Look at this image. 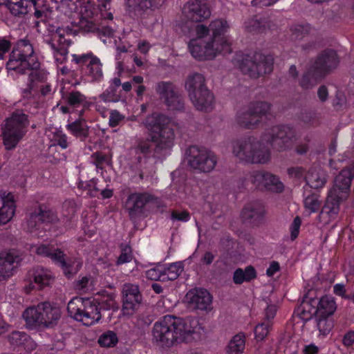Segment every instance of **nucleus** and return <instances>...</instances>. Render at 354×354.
Returning <instances> with one entry per match:
<instances>
[{
  "label": "nucleus",
  "instance_id": "obj_9",
  "mask_svg": "<svg viewBox=\"0 0 354 354\" xmlns=\"http://www.w3.org/2000/svg\"><path fill=\"white\" fill-rule=\"evenodd\" d=\"M169 122L166 116L159 113L149 115L144 122L151 140L159 147H169L174 139L175 133L169 126Z\"/></svg>",
  "mask_w": 354,
  "mask_h": 354
},
{
  "label": "nucleus",
  "instance_id": "obj_14",
  "mask_svg": "<svg viewBox=\"0 0 354 354\" xmlns=\"http://www.w3.org/2000/svg\"><path fill=\"white\" fill-rule=\"evenodd\" d=\"M57 221L58 218L54 210L40 208L30 215L28 221V227L38 236H41V230H52Z\"/></svg>",
  "mask_w": 354,
  "mask_h": 354
},
{
  "label": "nucleus",
  "instance_id": "obj_36",
  "mask_svg": "<svg viewBox=\"0 0 354 354\" xmlns=\"http://www.w3.org/2000/svg\"><path fill=\"white\" fill-rule=\"evenodd\" d=\"M256 270L254 267L248 266L244 270L243 268H237L235 270L233 276V280L235 283H242L244 281H250V279L256 277Z\"/></svg>",
  "mask_w": 354,
  "mask_h": 354
},
{
  "label": "nucleus",
  "instance_id": "obj_22",
  "mask_svg": "<svg viewBox=\"0 0 354 354\" xmlns=\"http://www.w3.org/2000/svg\"><path fill=\"white\" fill-rule=\"evenodd\" d=\"M110 0H87L80 6V14L82 19L75 26L78 28H84V23H88L87 19L96 15L99 11L103 17V11L109 9Z\"/></svg>",
  "mask_w": 354,
  "mask_h": 354
},
{
  "label": "nucleus",
  "instance_id": "obj_46",
  "mask_svg": "<svg viewBox=\"0 0 354 354\" xmlns=\"http://www.w3.org/2000/svg\"><path fill=\"white\" fill-rule=\"evenodd\" d=\"M263 214V210L261 208H255L252 205L245 207L241 212V216L243 219H251V218H259Z\"/></svg>",
  "mask_w": 354,
  "mask_h": 354
},
{
  "label": "nucleus",
  "instance_id": "obj_13",
  "mask_svg": "<svg viewBox=\"0 0 354 354\" xmlns=\"http://www.w3.org/2000/svg\"><path fill=\"white\" fill-rule=\"evenodd\" d=\"M337 62L338 59L337 55L333 50H330L328 53H326V55H322V56L319 57L316 62L315 71L313 72L308 71V73H306V74L302 76L300 80L301 86L308 88V87L315 85L317 82L319 72H321V71H326V69H330V68L332 67H335Z\"/></svg>",
  "mask_w": 354,
  "mask_h": 354
},
{
  "label": "nucleus",
  "instance_id": "obj_29",
  "mask_svg": "<svg viewBox=\"0 0 354 354\" xmlns=\"http://www.w3.org/2000/svg\"><path fill=\"white\" fill-rule=\"evenodd\" d=\"M150 200L148 194H131L127 198L124 207L130 216H136L142 211L145 203Z\"/></svg>",
  "mask_w": 354,
  "mask_h": 354
},
{
  "label": "nucleus",
  "instance_id": "obj_10",
  "mask_svg": "<svg viewBox=\"0 0 354 354\" xmlns=\"http://www.w3.org/2000/svg\"><path fill=\"white\" fill-rule=\"evenodd\" d=\"M77 30L70 28V26H62L58 28L53 35V41L50 44L53 51L55 62L57 64H63L67 58L68 50V46L71 45L69 36L75 35Z\"/></svg>",
  "mask_w": 354,
  "mask_h": 354
},
{
  "label": "nucleus",
  "instance_id": "obj_41",
  "mask_svg": "<svg viewBox=\"0 0 354 354\" xmlns=\"http://www.w3.org/2000/svg\"><path fill=\"white\" fill-rule=\"evenodd\" d=\"M66 100L70 106H80V104L87 106L88 104L85 95L80 92H71L66 95Z\"/></svg>",
  "mask_w": 354,
  "mask_h": 354
},
{
  "label": "nucleus",
  "instance_id": "obj_18",
  "mask_svg": "<svg viewBox=\"0 0 354 354\" xmlns=\"http://www.w3.org/2000/svg\"><path fill=\"white\" fill-rule=\"evenodd\" d=\"M185 88L195 106H204V104L200 100L199 94L205 95L207 102H209L210 95L207 93L205 78L201 74H192L188 76L185 82Z\"/></svg>",
  "mask_w": 354,
  "mask_h": 354
},
{
  "label": "nucleus",
  "instance_id": "obj_49",
  "mask_svg": "<svg viewBox=\"0 0 354 354\" xmlns=\"http://www.w3.org/2000/svg\"><path fill=\"white\" fill-rule=\"evenodd\" d=\"M301 220L299 217H295L290 226V238L292 240L297 239L300 232Z\"/></svg>",
  "mask_w": 354,
  "mask_h": 354
},
{
  "label": "nucleus",
  "instance_id": "obj_60",
  "mask_svg": "<svg viewBox=\"0 0 354 354\" xmlns=\"http://www.w3.org/2000/svg\"><path fill=\"white\" fill-rule=\"evenodd\" d=\"M277 1L279 0H252L254 5H262L263 6H269V5H273Z\"/></svg>",
  "mask_w": 354,
  "mask_h": 354
},
{
  "label": "nucleus",
  "instance_id": "obj_44",
  "mask_svg": "<svg viewBox=\"0 0 354 354\" xmlns=\"http://www.w3.org/2000/svg\"><path fill=\"white\" fill-rule=\"evenodd\" d=\"M270 323H260L256 325L254 328V337L256 340H264L270 332Z\"/></svg>",
  "mask_w": 354,
  "mask_h": 354
},
{
  "label": "nucleus",
  "instance_id": "obj_12",
  "mask_svg": "<svg viewBox=\"0 0 354 354\" xmlns=\"http://www.w3.org/2000/svg\"><path fill=\"white\" fill-rule=\"evenodd\" d=\"M187 161L194 169L210 171L214 169L218 159L214 152L205 149H199L197 146H192L187 151Z\"/></svg>",
  "mask_w": 354,
  "mask_h": 354
},
{
  "label": "nucleus",
  "instance_id": "obj_54",
  "mask_svg": "<svg viewBox=\"0 0 354 354\" xmlns=\"http://www.w3.org/2000/svg\"><path fill=\"white\" fill-rule=\"evenodd\" d=\"M10 47V44L8 40H5V39L0 40V59H3L5 53L9 50Z\"/></svg>",
  "mask_w": 354,
  "mask_h": 354
},
{
  "label": "nucleus",
  "instance_id": "obj_4",
  "mask_svg": "<svg viewBox=\"0 0 354 354\" xmlns=\"http://www.w3.org/2000/svg\"><path fill=\"white\" fill-rule=\"evenodd\" d=\"M97 302L104 309H117L118 304L114 290H102L95 299L74 297L68 304L69 315L84 325L91 326L99 322L102 315Z\"/></svg>",
  "mask_w": 354,
  "mask_h": 354
},
{
  "label": "nucleus",
  "instance_id": "obj_28",
  "mask_svg": "<svg viewBox=\"0 0 354 354\" xmlns=\"http://www.w3.org/2000/svg\"><path fill=\"white\" fill-rule=\"evenodd\" d=\"M30 283L27 286L28 290L31 288H43V287L49 286L54 281V276L52 271L44 268V267H36L29 273Z\"/></svg>",
  "mask_w": 354,
  "mask_h": 354
},
{
  "label": "nucleus",
  "instance_id": "obj_61",
  "mask_svg": "<svg viewBox=\"0 0 354 354\" xmlns=\"http://www.w3.org/2000/svg\"><path fill=\"white\" fill-rule=\"evenodd\" d=\"M214 259V257L213 253H211V252H206L203 256V261L206 263V264H210V263H212Z\"/></svg>",
  "mask_w": 354,
  "mask_h": 354
},
{
  "label": "nucleus",
  "instance_id": "obj_30",
  "mask_svg": "<svg viewBox=\"0 0 354 354\" xmlns=\"http://www.w3.org/2000/svg\"><path fill=\"white\" fill-rule=\"evenodd\" d=\"M156 91L167 106L171 108H177L176 103H179V100L174 93L172 84H170V83H158Z\"/></svg>",
  "mask_w": 354,
  "mask_h": 354
},
{
  "label": "nucleus",
  "instance_id": "obj_31",
  "mask_svg": "<svg viewBox=\"0 0 354 354\" xmlns=\"http://www.w3.org/2000/svg\"><path fill=\"white\" fill-rule=\"evenodd\" d=\"M337 309V304L333 297H322L316 310V316L331 317Z\"/></svg>",
  "mask_w": 354,
  "mask_h": 354
},
{
  "label": "nucleus",
  "instance_id": "obj_55",
  "mask_svg": "<svg viewBox=\"0 0 354 354\" xmlns=\"http://www.w3.org/2000/svg\"><path fill=\"white\" fill-rule=\"evenodd\" d=\"M279 268L280 266L278 262H272L266 270V274H268V276H273V274L279 270Z\"/></svg>",
  "mask_w": 354,
  "mask_h": 354
},
{
  "label": "nucleus",
  "instance_id": "obj_27",
  "mask_svg": "<svg viewBox=\"0 0 354 354\" xmlns=\"http://www.w3.org/2000/svg\"><path fill=\"white\" fill-rule=\"evenodd\" d=\"M73 59L76 63H84L87 64V73L91 77L90 81H95V80H100L102 77V64L100 59L97 57L93 56L92 53H87L86 55H82L77 56L73 55Z\"/></svg>",
  "mask_w": 354,
  "mask_h": 354
},
{
  "label": "nucleus",
  "instance_id": "obj_7",
  "mask_svg": "<svg viewBox=\"0 0 354 354\" xmlns=\"http://www.w3.org/2000/svg\"><path fill=\"white\" fill-rule=\"evenodd\" d=\"M61 315L59 307L50 302H41L37 306L27 307L23 312L22 317L28 328L39 330L57 325Z\"/></svg>",
  "mask_w": 354,
  "mask_h": 354
},
{
  "label": "nucleus",
  "instance_id": "obj_52",
  "mask_svg": "<svg viewBox=\"0 0 354 354\" xmlns=\"http://www.w3.org/2000/svg\"><path fill=\"white\" fill-rule=\"evenodd\" d=\"M333 291L335 294L339 295V297H348L349 299V296L346 294V288L344 284H341V283H338V284H335L333 286Z\"/></svg>",
  "mask_w": 354,
  "mask_h": 354
},
{
  "label": "nucleus",
  "instance_id": "obj_43",
  "mask_svg": "<svg viewBox=\"0 0 354 354\" xmlns=\"http://www.w3.org/2000/svg\"><path fill=\"white\" fill-rule=\"evenodd\" d=\"M11 12L15 15L27 12V0H8Z\"/></svg>",
  "mask_w": 354,
  "mask_h": 354
},
{
  "label": "nucleus",
  "instance_id": "obj_64",
  "mask_svg": "<svg viewBox=\"0 0 354 354\" xmlns=\"http://www.w3.org/2000/svg\"><path fill=\"white\" fill-rule=\"evenodd\" d=\"M146 88V86H143L142 83L139 84L136 88V94L138 95V96H142Z\"/></svg>",
  "mask_w": 354,
  "mask_h": 354
},
{
  "label": "nucleus",
  "instance_id": "obj_51",
  "mask_svg": "<svg viewBox=\"0 0 354 354\" xmlns=\"http://www.w3.org/2000/svg\"><path fill=\"white\" fill-rule=\"evenodd\" d=\"M132 259L131 251L129 248L124 249L117 260V263L118 264H122V263H126V261H130Z\"/></svg>",
  "mask_w": 354,
  "mask_h": 354
},
{
  "label": "nucleus",
  "instance_id": "obj_45",
  "mask_svg": "<svg viewBox=\"0 0 354 354\" xmlns=\"http://www.w3.org/2000/svg\"><path fill=\"white\" fill-rule=\"evenodd\" d=\"M76 288L86 292V291H92L94 288V280L90 277H82L79 279L76 283Z\"/></svg>",
  "mask_w": 354,
  "mask_h": 354
},
{
  "label": "nucleus",
  "instance_id": "obj_59",
  "mask_svg": "<svg viewBox=\"0 0 354 354\" xmlns=\"http://www.w3.org/2000/svg\"><path fill=\"white\" fill-rule=\"evenodd\" d=\"M318 347L316 344H308L304 348L305 354H316L318 352Z\"/></svg>",
  "mask_w": 354,
  "mask_h": 354
},
{
  "label": "nucleus",
  "instance_id": "obj_33",
  "mask_svg": "<svg viewBox=\"0 0 354 354\" xmlns=\"http://www.w3.org/2000/svg\"><path fill=\"white\" fill-rule=\"evenodd\" d=\"M306 180L312 188H321L326 182V175L322 169H313L308 172Z\"/></svg>",
  "mask_w": 354,
  "mask_h": 354
},
{
  "label": "nucleus",
  "instance_id": "obj_1",
  "mask_svg": "<svg viewBox=\"0 0 354 354\" xmlns=\"http://www.w3.org/2000/svg\"><path fill=\"white\" fill-rule=\"evenodd\" d=\"M230 25L225 19H214L209 28L205 25H196L187 35L189 38L188 48L193 57L199 60L213 59L220 53L230 50L227 35Z\"/></svg>",
  "mask_w": 354,
  "mask_h": 354
},
{
  "label": "nucleus",
  "instance_id": "obj_42",
  "mask_svg": "<svg viewBox=\"0 0 354 354\" xmlns=\"http://www.w3.org/2000/svg\"><path fill=\"white\" fill-rule=\"evenodd\" d=\"M68 129L71 133H74L76 136H86L88 133L87 125L82 120L68 124Z\"/></svg>",
  "mask_w": 354,
  "mask_h": 354
},
{
  "label": "nucleus",
  "instance_id": "obj_56",
  "mask_svg": "<svg viewBox=\"0 0 354 354\" xmlns=\"http://www.w3.org/2000/svg\"><path fill=\"white\" fill-rule=\"evenodd\" d=\"M317 94L320 100H322V102H324V100H326L328 95V91L326 86H319L318 88Z\"/></svg>",
  "mask_w": 354,
  "mask_h": 354
},
{
  "label": "nucleus",
  "instance_id": "obj_32",
  "mask_svg": "<svg viewBox=\"0 0 354 354\" xmlns=\"http://www.w3.org/2000/svg\"><path fill=\"white\" fill-rule=\"evenodd\" d=\"M246 338L244 333H238L231 338L229 342L227 352L229 354L243 353L245 348Z\"/></svg>",
  "mask_w": 354,
  "mask_h": 354
},
{
  "label": "nucleus",
  "instance_id": "obj_37",
  "mask_svg": "<svg viewBox=\"0 0 354 354\" xmlns=\"http://www.w3.org/2000/svg\"><path fill=\"white\" fill-rule=\"evenodd\" d=\"M119 341L118 336L113 330H106L98 337L97 342L101 346L109 348V346H115Z\"/></svg>",
  "mask_w": 354,
  "mask_h": 354
},
{
  "label": "nucleus",
  "instance_id": "obj_34",
  "mask_svg": "<svg viewBox=\"0 0 354 354\" xmlns=\"http://www.w3.org/2000/svg\"><path fill=\"white\" fill-rule=\"evenodd\" d=\"M166 0H125L129 8H140V9H156L160 8Z\"/></svg>",
  "mask_w": 354,
  "mask_h": 354
},
{
  "label": "nucleus",
  "instance_id": "obj_15",
  "mask_svg": "<svg viewBox=\"0 0 354 354\" xmlns=\"http://www.w3.org/2000/svg\"><path fill=\"white\" fill-rule=\"evenodd\" d=\"M294 132L290 127L277 125L272 127L264 135V139L270 142L276 149H286L292 145Z\"/></svg>",
  "mask_w": 354,
  "mask_h": 354
},
{
  "label": "nucleus",
  "instance_id": "obj_20",
  "mask_svg": "<svg viewBox=\"0 0 354 354\" xmlns=\"http://www.w3.org/2000/svg\"><path fill=\"white\" fill-rule=\"evenodd\" d=\"M142 296L139 288L136 284H124L122 287V313L126 316H131L135 313L140 304Z\"/></svg>",
  "mask_w": 354,
  "mask_h": 354
},
{
  "label": "nucleus",
  "instance_id": "obj_21",
  "mask_svg": "<svg viewBox=\"0 0 354 354\" xmlns=\"http://www.w3.org/2000/svg\"><path fill=\"white\" fill-rule=\"evenodd\" d=\"M211 12L207 0H189L183 8L184 16L194 21L209 18Z\"/></svg>",
  "mask_w": 354,
  "mask_h": 354
},
{
  "label": "nucleus",
  "instance_id": "obj_57",
  "mask_svg": "<svg viewBox=\"0 0 354 354\" xmlns=\"http://www.w3.org/2000/svg\"><path fill=\"white\" fill-rule=\"evenodd\" d=\"M150 48L151 46L149 43L146 41V40H140V41L138 43V49L140 50L141 53H144V54H146Z\"/></svg>",
  "mask_w": 354,
  "mask_h": 354
},
{
  "label": "nucleus",
  "instance_id": "obj_5",
  "mask_svg": "<svg viewBox=\"0 0 354 354\" xmlns=\"http://www.w3.org/2000/svg\"><path fill=\"white\" fill-rule=\"evenodd\" d=\"M353 176L354 165L351 169H343L337 176L333 187L329 191L326 201L319 214L320 221L325 224L337 218L339 211V203L348 197Z\"/></svg>",
  "mask_w": 354,
  "mask_h": 354
},
{
  "label": "nucleus",
  "instance_id": "obj_6",
  "mask_svg": "<svg viewBox=\"0 0 354 354\" xmlns=\"http://www.w3.org/2000/svg\"><path fill=\"white\" fill-rule=\"evenodd\" d=\"M30 121L28 115L21 111L12 113L1 127L0 137L6 151H14L24 140L28 131Z\"/></svg>",
  "mask_w": 354,
  "mask_h": 354
},
{
  "label": "nucleus",
  "instance_id": "obj_26",
  "mask_svg": "<svg viewBox=\"0 0 354 354\" xmlns=\"http://www.w3.org/2000/svg\"><path fill=\"white\" fill-rule=\"evenodd\" d=\"M20 259L15 250L2 252L0 254V281H4L13 276Z\"/></svg>",
  "mask_w": 354,
  "mask_h": 354
},
{
  "label": "nucleus",
  "instance_id": "obj_58",
  "mask_svg": "<svg viewBox=\"0 0 354 354\" xmlns=\"http://www.w3.org/2000/svg\"><path fill=\"white\" fill-rule=\"evenodd\" d=\"M344 345H351L354 343V332H348L343 338Z\"/></svg>",
  "mask_w": 354,
  "mask_h": 354
},
{
  "label": "nucleus",
  "instance_id": "obj_8",
  "mask_svg": "<svg viewBox=\"0 0 354 354\" xmlns=\"http://www.w3.org/2000/svg\"><path fill=\"white\" fill-rule=\"evenodd\" d=\"M232 153L239 161L243 162L265 163L270 158L268 149L255 138H246L234 142Z\"/></svg>",
  "mask_w": 354,
  "mask_h": 354
},
{
  "label": "nucleus",
  "instance_id": "obj_11",
  "mask_svg": "<svg viewBox=\"0 0 354 354\" xmlns=\"http://www.w3.org/2000/svg\"><path fill=\"white\" fill-rule=\"evenodd\" d=\"M239 67L252 77H257L263 73L271 72L273 68L272 57L263 56V55H254V56H245L243 58Z\"/></svg>",
  "mask_w": 354,
  "mask_h": 354
},
{
  "label": "nucleus",
  "instance_id": "obj_63",
  "mask_svg": "<svg viewBox=\"0 0 354 354\" xmlns=\"http://www.w3.org/2000/svg\"><path fill=\"white\" fill-rule=\"evenodd\" d=\"M102 33L104 36H107L109 37V42H111V38L115 35L113 30L111 28H102Z\"/></svg>",
  "mask_w": 354,
  "mask_h": 354
},
{
  "label": "nucleus",
  "instance_id": "obj_24",
  "mask_svg": "<svg viewBox=\"0 0 354 354\" xmlns=\"http://www.w3.org/2000/svg\"><path fill=\"white\" fill-rule=\"evenodd\" d=\"M17 209L16 200L12 192L0 191V225L13 219Z\"/></svg>",
  "mask_w": 354,
  "mask_h": 354
},
{
  "label": "nucleus",
  "instance_id": "obj_19",
  "mask_svg": "<svg viewBox=\"0 0 354 354\" xmlns=\"http://www.w3.org/2000/svg\"><path fill=\"white\" fill-rule=\"evenodd\" d=\"M270 110V105L267 102H258L248 107L247 110H243L238 114L240 124H245L248 127L254 126L259 124V121L266 117Z\"/></svg>",
  "mask_w": 354,
  "mask_h": 354
},
{
  "label": "nucleus",
  "instance_id": "obj_48",
  "mask_svg": "<svg viewBox=\"0 0 354 354\" xmlns=\"http://www.w3.org/2000/svg\"><path fill=\"white\" fill-rule=\"evenodd\" d=\"M206 91H207L208 95H209V96H210V100H209V102H207V101L206 95H204V94H198V97H199L201 101L204 104L203 107H197L198 109H201V111H208V109H210V108H212L213 104H214V97L213 94L211 93V92H210V91H209V89H207V86H206Z\"/></svg>",
  "mask_w": 354,
  "mask_h": 354
},
{
  "label": "nucleus",
  "instance_id": "obj_2",
  "mask_svg": "<svg viewBox=\"0 0 354 354\" xmlns=\"http://www.w3.org/2000/svg\"><path fill=\"white\" fill-rule=\"evenodd\" d=\"M203 326L195 317L164 316L153 324L152 339L162 346L188 343L199 336Z\"/></svg>",
  "mask_w": 354,
  "mask_h": 354
},
{
  "label": "nucleus",
  "instance_id": "obj_53",
  "mask_svg": "<svg viewBox=\"0 0 354 354\" xmlns=\"http://www.w3.org/2000/svg\"><path fill=\"white\" fill-rule=\"evenodd\" d=\"M277 311V307L276 305L267 306L266 308L265 315L266 318V322H270L269 319L273 318L275 316Z\"/></svg>",
  "mask_w": 354,
  "mask_h": 354
},
{
  "label": "nucleus",
  "instance_id": "obj_47",
  "mask_svg": "<svg viewBox=\"0 0 354 354\" xmlns=\"http://www.w3.org/2000/svg\"><path fill=\"white\" fill-rule=\"evenodd\" d=\"M126 118L125 115L120 113L118 110H111L109 116L108 123L111 127L122 124Z\"/></svg>",
  "mask_w": 354,
  "mask_h": 354
},
{
  "label": "nucleus",
  "instance_id": "obj_50",
  "mask_svg": "<svg viewBox=\"0 0 354 354\" xmlns=\"http://www.w3.org/2000/svg\"><path fill=\"white\" fill-rule=\"evenodd\" d=\"M171 218L176 219V221H187L190 219V216L188 212L183 210L182 212H173Z\"/></svg>",
  "mask_w": 354,
  "mask_h": 354
},
{
  "label": "nucleus",
  "instance_id": "obj_39",
  "mask_svg": "<svg viewBox=\"0 0 354 354\" xmlns=\"http://www.w3.org/2000/svg\"><path fill=\"white\" fill-rule=\"evenodd\" d=\"M322 204L319 195L317 194H312L308 195L304 199V207L306 211L311 214L319 210Z\"/></svg>",
  "mask_w": 354,
  "mask_h": 354
},
{
  "label": "nucleus",
  "instance_id": "obj_17",
  "mask_svg": "<svg viewBox=\"0 0 354 354\" xmlns=\"http://www.w3.org/2000/svg\"><path fill=\"white\" fill-rule=\"evenodd\" d=\"M183 270L184 266L181 262L157 265V266L151 267L146 270V277L150 279L169 281V279H178Z\"/></svg>",
  "mask_w": 354,
  "mask_h": 354
},
{
  "label": "nucleus",
  "instance_id": "obj_62",
  "mask_svg": "<svg viewBox=\"0 0 354 354\" xmlns=\"http://www.w3.org/2000/svg\"><path fill=\"white\" fill-rule=\"evenodd\" d=\"M100 99L102 102H111V100H113V97L109 91H106L104 93L100 94Z\"/></svg>",
  "mask_w": 354,
  "mask_h": 354
},
{
  "label": "nucleus",
  "instance_id": "obj_25",
  "mask_svg": "<svg viewBox=\"0 0 354 354\" xmlns=\"http://www.w3.org/2000/svg\"><path fill=\"white\" fill-rule=\"evenodd\" d=\"M189 306L202 310H210L212 308V297L207 289L196 288L189 290L185 296Z\"/></svg>",
  "mask_w": 354,
  "mask_h": 354
},
{
  "label": "nucleus",
  "instance_id": "obj_23",
  "mask_svg": "<svg viewBox=\"0 0 354 354\" xmlns=\"http://www.w3.org/2000/svg\"><path fill=\"white\" fill-rule=\"evenodd\" d=\"M249 180L259 188H266L271 191H282L283 185L278 177L268 171H251Z\"/></svg>",
  "mask_w": 354,
  "mask_h": 354
},
{
  "label": "nucleus",
  "instance_id": "obj_3",
  "mask_svg": "<svg viewBox=\"0 0 354 354\" xmlns=\"http://www.w3.org/2000/svg\"><path fill=\"white\" fill-rule=\"evenodd\" d=\"M7 68L18 73H26L30 87L41 82V94L49 95L52 93L51 86L44 84L48 74L46 70L40 68V62L34 53V48L27 40H19L17 42L10 55Z\"/></svg>",
  "mask_w": 354,
  "mask_h": 354
},
{
  "label": "nucleus",
  "instance_id": "obj_38",
  "mask_svg": "<svg viewBox=\"0 0 354 354\" xmlns=\"http://www.w3.org/2000/svg\"><path fill=\"white\" fill-rule=\"evenodd\" d=\"M317 327L319 331V335L326 336L333 327L332 317L326 316H316Z\"/></svg>",
  "mask_w": 354,
  "mask_h": 354
},
{
  "label": "nucleus",
  "instance_id": "obj_35",
  "mask_svg": "<svg viewBox=\"0 0 354 354\" xmlns=\"http://www.w3.org/2000/svg\"><path fill=\"white\" fill-rule=\"evenodd\" d=\"M8 340L11 344H24L26 348H34L36 345L29 335L23 332H12L11 335H8Z\"/></svg>",
  "mask_w": 354,
  "mask_h": 354
},
{
  "label": "nucleus",
  "instance_id": "obj_16",
  "mask_svg": "<svg viewBox=\"0 0 354 354\" xmlns=\"http://www.w3.org/2000/svg\"><path fill=\"white\" fill-rule=\"evenodd\" d=\"M32 249L39 255L49 257V258L53 260L55 263L59 264V266L62 267L66 276H68V277H70L71 274H73V273H75L81 266L80 262H75V263H73V265L67 263L64 259L63 252L59 250V249L50 248L48 245H44V244H41V245H34Z\"/></svg>",
  "mask_w": 354,
  "mask_h": 354
},
{
  "label": "nucleus",
  "instance_id": "obj_40",
  "mask_svg": "<svg viewBox=\"0 0 354 354\" xmlns=\"http://www.w3.org/2000/svg\"><path fill=\"white\" fill-rule=\"evenodd\" d=\"M49 138L54 144H59L62 148H66L68 145L67 138L64 133L59 129H54L48 133Z\"/></svg>",
  "mask_w": 354,
  "mask_h": 354
}]
</instances>
